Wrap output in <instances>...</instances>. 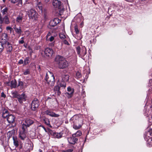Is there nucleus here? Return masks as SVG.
I'll use <instances>...</instances> for the list:
<instances>
[{"label": "nucleus", "instance_id": "9b49d317", "mask_svg": "<svg viewBox=\"0 0 152 152\" xmlns=\"http://www.w3.org/2000/svg\"><path fill=\"white\" fill-rule=\"evenodd\" d=\"M4 46L8 53H9L12 51V48L11 44L9 42L4 43Z\"/></svg>", "mask_w": 152, "mask_h": 152}, {"label": "nucleus", "instance_id": "09e8293b", "mask_svg": "<svg viewBox=\"0 0 152 152\" xmlns=\"http://www.w3.org/2000/svg\"><path fill=\"white\" fill-rule=\"evenodd\" d=\"M22 0H18L17 1L18 2V4L22 5Z\"/></svg>", "mask_w": 152, "mask_h": 152}, {"label": "nucleus", "instance_id": "a18cd8bd", "mask_svg": "<svg viewBox=\"0 0 152 152\" xmlns=\"http://www.w3.org/2000/svg\"><path fill=\"white\" fill-rule=\"evenodd\" d=\"M63 42L64 43V44H65L66 45H69V43H68V41L67 40H64L63 41Z\"/></svg>", "mask_w": 152, "mask_h": 152}, {"label": "nucleus", "instance_id": "f3484780", "mask_svg": "<svg viewBox=\"0 0 152 152\" xmlns=\"http://www.w3.org/2000/svg\"><path fill=\"white\" fill-rule=\"evenodd\" d=\"M45 114L51 117H58L59 116L58 114H57L48 110H47L45 111Z\"/></svg>", "mask_w": 152, "mask_h": 152}, {"label": "nucleus", "instance_id": "aec40b11", "mask_svg": "<svg viewBox=\"0 0 152 152\" xmlns=\"http://www.w3.org/2000/svg\"><path fill=\"white\" fill-rule=\"evenodd\" d=\"M15 117L12 115H10L7 117V120L10 123H12L14 121Z\"/></svg>", "mask_w": 152, "mask_h": 152}, {"label": "nucleus", "instance_id": "3c124183", "mask_svg": "<svg viewBox=\"0 0 152 152\" xmlns=\"http://www.w3.org/2000/svg\"><path fill=\"white\" fill-rule=\"evenodd\" d=\"M75 30L76 34H77L79 33V29H75Z\"/></svg>", "mask_w": 152, "mask_h": 152}, {"label": "nucleus", "instance_id": "7c9ffc66", "mask_svg": "<svg viewBox=\"0 0 152 152\" xmlns=\"http://www.w3.org/2000/svg\"><path fill=\"white\" fill-rule=\"evenodd\" d=\"M4 43L1 42H0V53H1L4 49Z\"/></svg>", "mask_w": 152, "mask_h": 152}, {"label": "nucleus", "instance_id": "423d86ee", "mask_svg": "<svg viewBox=\"0 0 152 152\" xmlns=\"http://www.w3.org/2000/svg\"><path fill=\"white\" fill-rule=\"evenodd\" d=\"M34 123L33 120L31 118H27L25 120V121L22 125V129H26L27 128L32 124Z\"/></svg>", "mask_w": 152, "mask_h": 152}, {"label": "nucleus", "instance_id": "13d9d810", "mask_svg": "<svg viewBox=\"0 0 152 152\" xmlns=\"http://www.w3.org/2000/svg\"><path fill=\"white\" fill-rule=\"evenodd\" d=\"M40 126L42 127V128H43L44 129V130L45 131H46V129L45 128V127L43 126H42V125H40Z\"/></svg>", "mask_w": 152, "mask_h": 152}, {"label": "nucleus", "instance_id": "de8ad7c7", "mask_svg": "<svg viewBox=\"0 0 152 152\" xmlns=\"http://www.w3.org/2000/svg\"><path fill=\"white\" fill-rule=\"evenodd\" d=\"M54 37L53 36H51L49 38V40L50 42L54 40Z\"/></svg>", "mask_w": 152, "mask_h": 152}, {"label": "nucleus", "instance_id": "4d7b16f0", "mask_svg": "<svg viewBox=\"0 0 152 152\" xmlns=\"http://www.w3.org/2000/svg\"><path fill=\"white\" fill-rule=\"evenodd\" d=\"M51 35V33H50V32H49V33L47 34V36H47V38L48 37V36H50Z\"/></svg>", "mask_w": 152, "mask_h": 152}, {"label": "nucleus", "instance_id": "ddd939ff", "mask_svg": "<svg viewBox=\"0 0 152 152\" xmlns=\"http://www.w3.org/2000/svg\"><path fill=\"white\" fill-rule=\"evenodd\" d=\"M44 52L46 56L48 57L51 56L53 53V50L50 48H45Z\"/></svg>", "mask_w": 152, "mask_h": 152}, {"label": "nucleus", "instance_id": "69168bd1", "mask_svg": "<svg viewBox=\"0 0 152 152\" xmlns=\"http://www.w3.org/2000/svg\"><path fill=\"white\" fill-rule=\"evenodd\" d=\"M10 132H8L7 134H10Z\"/></svg>", "mask_w": 152, "mask_h": 152}, {"label": "nucleus", "instance_id": "2f4dec72", "mask_svg": "<svg viewBox=\"0 0 152 152\" xmlns=\"http://www.w3.org/2000/svg\"><path fill=\"white\" fill-rule=\"evenodd\" d=\"M6 140V137L4 135H2L0 137V140L1 141L2 144H3L4 141Z\"/></svg>", "mask_w": 152, "mask_h": 152}, {"label": "nucleus", "instance_id": "f8f14e48", "mask_svg": "<svg viewBox=\"0 0 152 152\" xmlns=\"http://www.w3.org/2000/svg\"><path fill=\"white\" fill-rule=\"evenodd\" d=\"M61 21L60 20L57 18H55L53 20H50L49 23V25L52 27H54L59 23Z\"/></svg>", "mask_w": 152, "mask_h": 152}, {"label": "nucleus", "instance_id": "6ab92c4d", "mask_svg": "<svg viewBox=\"0 0 152 152\" xmlns=\"http://www.w3.org/2000/svg\"><path fill=\"white\" fill-rule=\"evenodd\" d=\"M1 39L3 41L1 42L4 43L8 42V40L9 39L8 38L7 35V34L5 33H3L1 36Z\"/></svg>", "mask_w": 152, "mask_h": 152}, {"label": "nucleus", "instance_id": "603ef678", "mask_svg": "<svg viewBox=\"0 0 152 152\" xmlns=\"http://www.w3.org/2000/svg\"><path fill=\"white\" fill-rule=\"evenodd\" d=\"M2 18L1 16V14L0 13V22H2Z\"/></svg>", "mask_w": 152, "mask_h": 152}, {"label": "nucleus", "instance_id": "7ed1b4c3", "mask_svg": "<svg viewBox=\"0 0 152 152\" xmlns=\"http://www.w3.org/2000/svg\"><path fill=\"white\" fill-rule=\"evenodd\" d=\"M49 73L50 76H49L48 73H47L45 79L49 85L51 86H53L55 84V77L53 75L52 73L49 72Z\"/></svg>", "mask_w": 152, "mask_h": 152}, {"label": "nucleus", "instance_id": "6e6552de", "mask_svg": "<svg viewBox=\"0 0 152 152\" xmlns=\"http://www.w3.org/2000/svg\"><path fill=\"white\" fill-rule=\"evenodd\" d=\"M28 16L30 19L32 20H36L37 18V14L36 11L33 9H31L29 13Z\"/></svg>", "mask_w": 152, "mask_h": 152}, {"label": "nucleus", "instance_id": "b1692460", "mask_svg": "<svg viewBox=\"0 0 152 152\" xmlns=\"http://www.w3.org/2000/svg\"><path fill=\"white\" fill-rule=\"evenodd\" d=\"M3 22H4L6 24H8L10 23L9 18L7 15H5L3 18H2V22H0V23H2Z\"/></svg>", "mask_w": 152, "mask_h": 152}, {"label": "nucleus", "instance_id": "1a4fd4ad", "mask_svg": "<svg viewBox=\"0 0 152 152\" xmlns=\"http://www.w3.org/2000/svg\"><path fill=\"white\" fill-rule=\"evenodd\" d=\"M27 98V96L25 93H23L21 94H19L18 97L17 98L19 102L21 104L23 102H25L26 101Z\"/></svg>", "mask_w": 152, "mask_h": 152}, {"label": "nucleus", "instance_id": "c03bdc74", "mask_svg": "<svg viewBox=\"0 0 152 152\" xmlns=\"http://www.w3.org/2000/svg\"><path fill=\"white\" fill-rule=\"evenodd\" d=\"M73 149H69L65 151V152H72Z\"/></svg>", "mask_w": 152, "mask_h": 152}, {"label": "nucleus", "instance_id": "5701e85b", "mask_svg": "<svg viewBox=\"0 0 152 152\" xmlns=\"http://www.w3.org/2000/svg\"><path fill=\"white\" fill-rule=\"evenodd\" d=\"M13 140L14 145L18 147L19 145V142L18 139L16 137L13 136L12 137Z\"/></svg>", "mask_w": 152, "mask_h": 152}, {"label": "nucleus", "instance_id": "0eeeda50", "mask_svg": "<svg viewBox=\"0 0 152 152\" xmlns=\"http://www.w3.org/2000/svg\"><path fill=\"white\" fill-rule=\"evenodd\" d=\"M40 105L39 100L37 98H35L32 101L31 105V110L33 111H36Z\"/></svg>", "mask_w": 152, "mask_h": 152}, {"label": "nucleus", "instance_id": "49530a36", "mask_svg": "<svg viewBox=\"0 0 152 152\" xmlns=\"http://www.w3.org/2000/svg\"><path fill=\"white\" fill-rule=\"evenodd\" d=\"M1 96L2 97L5 98L6 97V95L3 92H2L1 93Z\"/></svg>", "mask_w": 152, "mask_h": 152}, {"label": "nucleus", "instance_id": "f03ea898", "mask_svg": "<svg viewBox=\"0 0 152 152\" xmlns=\"http://www.w3.org/2000/svg\"><path fill=\"white\" fill-rule=\"evenodd\" d=\"M69 121L71 123L73 124V128L75 129H79L81 126V118L77 115H74L70 118Z\"/></svg>", "mask_w": 152, "mask_h": 152}, {"label": "nucleus", "instance_id": "052dcab7", "mask_svg": "<svg viewBox=\"0 0 152 152\" xmlns=\"http://www.w3.org/2000/svg\"><path fill=\"white\" fill-rule=\"evenodd\" d=\"M82 93L83 94H84V96H83V97H84L85 96V91H83Z\"/></svg>", "mask_w": 152, "mask_h": 152}, {"label": "nucleus", "instance_id": "0e129e2a", "mask_svg": "<svg viewBox=\"0 0 152 152\" xmlns=\"http://www.w3.org/2000/svg\"><path fill=\"white\" fill-rule=\"evenodd\" d=\"M150 140H151V141H152V138L151 139H148V140L149 141Z\"/></svg>", "mask_w": 152, "mask_h": 152}, {"label": "nucleus", "instance_id": "bf43d9fd", "mask_svg": "<svg viewBox=\"0 0 152 152\" xmlns=\"http://www.w3.org/2000/svg\"><path fill=\"white\" fill-rule=\"evenodd\" d=\"M77 24H76L75 26L74 27V28L76 29V28H78V27L77 26Z\"/></svg>", "mask_w": 152, "mask_h": 152}, {"label": "nucleus", "instance_id": "dca6fc26", "mask_svg": "<svg viewBox=\"0 0 152 152\" xmlns=\"http://www.w3.org/2000/svg\"><path fill=\"white\" fill-rule=\"evenodd\" d=\"M22 131H21L19 134V137L22 140H24L26 137V135L25 134V132L26 129H22Z\"/></svg>", "mask_w": 152, "mask_h": 152}, {"label": "nucleus", "instance_id": "f704fd0d", "mask_svg": "<svg viewBox=\"0 0 152 152\" xmlns=\"http://www.w3.org/2000/svg\"><path fill=\"white\" fill-rule=\"evenodd\" d=\"M23 74L24 75H27L30 74V70L28 69H26L25 71H24Z\"/></svg>", "mask_w": 152, "mask_h": 152}, {"label": "nucleus", "instance_id": "473e14b6", "mask_svg": "<svg viewBox=\"0 0 152 152\" xmlns=\"http://www.w3.org/2000/svg\"><path fill=\"white\" fill-rule=\"evenodd\" d=\"M22 20V17L20 16H18L16 19V21L18 23H20Z\"/></svg>", "mask_w": 152, "mask_h": 152}, {"label": "nucleus", "instance_id": "c9c22d12", "mask_svg": "<svg viewBox=\"0 0 152 152\" xmlns=\"http://www.w3.org/2000/svg\"><path fill=\"white\" fill-rule=\"evenodd\" d=\"M59 36L60 38L61 39H65L66 37V35L62 33H60L59 35Z\"/></svg>", "mask_w": 152, "mask_h": 152}, {"label": "nucleus", "instance_id": "58836bf2", "mask_svg": "<svg viewBox=\"0 0 152 152\" xmlns=\"http://www.w3.org/2000/svg\"><path fill=\"white\" fill-rule=\"evenodd\" d=\"M18 87L19 86H20L21 87H23V83L22 81H20V80H18Z\"/></svg>", "mask_w": 152, "mask_h": 152}, {"label": "nucleus", "instance_id": "cd10ccee", "mask_svg": "<svg viewBox=\"0 0 152 152\" xmlns=\"http://www.w3.org/2000/svg\"><path fill=\"white\" fill-rule=\"evenodd\" d=\"M30 62L29 58L28 57H26L24 61L23 65H26L28 64Z\"/></svg>", "mask_w": 152, "mask_h": 152}, {"label": "nucleus", "instance_id": "9d476101", "mask_svg": "<svg viewBox=\"0 0 152 152\" xmlns=\"http://www.w3.org/2000/svg\"><path fill=\"white\" fill-rule=\"evenodd\" d=\"M74 135H72V137L67 139L68 142L70 144L75 145L77 143L78 140V138L75 137Z\"/></svg>", "mask_w": 152, "mask_h": 152}, {"label": "nucleus", "instance_id": "72a5a7b5", "mask_svg": "<svg viewBox=\"0 0 152 152\" xmlns=\"http://www.w3.org/2000/svg\"><path fill=\"white\" fill-rule=\"evenodd\" d=\"M45 123L48 126H51L50 124V122L49 120L48 119H45L43 120Z\"/></svg>", "mask_w": 152, "mask_h": 152}, {"label": "nucleus", "instance_id": "39448f33", "mask_svg": "<svg viewBox=\"0 0 152 152\" xmlns=\"http://www.w3.org/2000/svg\"><path fill=\"white\" fill-rule=\"evenodd\" d=\"M76 50L77 54L81 58L84 56L87 53L86 48L85 47L81 49L80 47L78 46L76 48Z\"/></svg>", "mask_w": 152, "mask_h": 152}, {"label": "nucleus", "instance_id": "37998d69", "mask_svg": "<svg viewBox=\"0 0 152 152\" xmlns=\"http://www.w3.org/2000/svg\"><path fill=\"white\" fill-rule=\"evenodd\" d=\"M3 113H8V111L7 109H4L3 110Z\"/></svg>", "mask_w": 152, "mask_h": 152}, {"label": "nucleus", "instance_id": "a19ab883", "mask_svg": "<svg viewBox=\"0 0 152 152\" xmlns=\"http://www.w3.org/2000/svg\"><path fill=\"white\" fill-rule=\"evenodd\" d=\"M16 31L18 34H20L21 32V29H15Z\"/></svg>", "mask_w": 152, "mask_h": 152}, {"label": "nucleus", "instance_id": "e2e57ef3", "mask_svg": "<svg viewBox=\"0 0 152 152\" xmlns=\"http://www.w3.org/2000/svg\"><path fill=\"white\" fill-rule=\"evenodd\" d=\"M39 152H42V151L41 149H39Z\"/></svg>", "mask_w": 152, "mask_h": 152}, {"label": "nucleus", "instance_id": "ea45409f", "mask_svg": "<svg viewBox=\"0 0 152 152\" xmlns=\"http://www.w3.org/2000/svg\"><path fill=\"white\" fill-rule=\"evenodd\" d=\"M9 115H8V113H3L2 116V117L4 118H7V117Z\"/></svg>", "mask_w": 152, "mask_h": 152}, {"label": "nucleus", "instance_id": "4468645a", "mask_svg": "<svg viewBox=\"0 0 152 152\" xmlns=\"http://www.w3.org/2000/svg\"><path fill=\"white\" fill-rule=\"evenodd\" d=\"M49 132L51 134L52 133H53V136L56 138H60L62 137V136L63 134L61 132L56 133L53 132V131L51 130H49Z\"/></svg>", "mask_w": 152, "mask_h": 152}, {"label": "nucleus", "instance_id": "8fccbe9b", "mask_svg": "<svg viewBox=\"0 0 152 152\" xmlns=\"http://www.w3.org/2000/svg\"><path fill=\"white\" fill-rule=\"evenodd\" d=\"M12 3L15 4L17 2V0H10Z\"/></svg>", "mask_w": 152, "mask_h": 152}, {"label": "nucleus", "instance_id": "6e6d98bb", "mask_svg": "<svg viewBox=\"0 0 152 152\" xmlns=\"http://www.w3.org/2000/svg\"><path fill=\"white\" fill-rule=\"evenodd\" d=\"M46 3H48V2H49L50 0H43Z\"/></svg>", "mask_w": 152, "mask_h": 152}, {"label": "nucleus", "instance_id": "bb28decb", "mask_svg": "<svg viewBox=\"0 0 152 152\" xmlns=\"http://www.w3.org/2000/svg\"><path fill=\"white\" fill-rule=\"evenodd\" d=\"M12 94L13 98H16L17 99L18 98L19 95V94L16 91L12 92Z\"/></svg>", "mask_w": 152, "mask_h": 152}, {"label": "nucleus", "instance_id": "79ce46f5", "mask_svg": "<svg viewBox=\"0 0 152 152\" xmlns=\"http://www.w3.org/2000/svg\"><path fill=\"white\" fill-rule=\"evenodd\" d=\"M24 63V61L22 59H20L18 62V63L20 64H21Z\"/></svg>", "mask_w": 152, "mask_h": 152}, {"label": "nucleus", "instance_id": "412c9836", "mask_svg": "<svg viewBox=\"0 0 152 152\" xmlns=\"http://www.w3.org/2000/svg\"><path fill=\"white\" fill-rule=\"evenodd\" d=\"M62 80L63 81L66 82L69 80V76L68 74H64L61 75Z\"/></svg>", "mask_w": 152, "mask_h": 152}, {"label": "nucleus", "instance_id": "4be33fe9", "mask_svg": "<svg viewBox=\"0 0 152 152\" xmlns=\"http://www.w3.org/2000/svg\"><path fill=\"white\" fill-rule=\"evenodd\" d=\"M60 88L59 86H56L54 88V91L55 93L58 96H59L61 94V92L60 91Z\"/></svg>", "mask_w": 152, "mask_h": 152}, {"label": "nucleus", "instance_id": "2eb2a0df", "mask_svg": "<svg viewBox=\"0 0 152 152\" xmlns=\"http://www.w3.org/2000/svg\"><path fill=\"white\" fill-rule=\"evenodd\" d=\"M53 4L55 7L59 9L61 5V2L60 1L58 0H53Z\"/></svg>", "mask_w": 152, "mask_h": 152}, {"label": "nucleus", "instance_id": "774afa93", "mask_svg": "<svg viewBox=\"0 0 152 152\" xmlns=\"http://www.w3.org/2000/svg\"><path fill=\"white\" fill-rule=\"evenodd\" d=\"M151 108H152V105H151Z\"/></svg>", "mask_w": 152, "mask_h": 152}, {"label": "nucleus", "instance_id": "680f3d73", "mask_svg": "<svg viewBox=\"0 0 152 152\" xmlns=\"http://www.w3.org/2000/svg\"><path fill=\"white\" fill-rule=\"evenodd\" d=\"M6 28L8 29V28H12L11 27H10L7 26L6 27Z\"/></svg>", "mask_w": 152, "mask_h": 152}, {"label": "nucleus", "instance_id": "393cba45", "mask_svg": "<svg viewBox=\"0 0 152 152\" xmlns=\"http://www.w3.org/2000/svg\"><path fill=\"white\" fill-rule=\"evenodd\" d=\"M11 86L12 88H15L17 86V81L15 80H12L11 82Z\"/></svg>", "mask_w": 152, "mask_h": 152}, {"label": "nucleus", "instance_id": "a878e982", "mask_svg": "<svg viewBox=\"0 0 152 152\" xmlns=\"http://www.w3.org/2000/svg\"><path fill=\"white\" fill-rule=\"evenodd\" d=\"M8 8L7 7H5L4 9L1 10V12L2 13L3 15H7L8 13Z\"/></svg>", "mask_w": 152, "mask_h": 152}, {"label": "nucleus", "instance_id": "f257e3e1", "mask_svg": "<svg viewBox=\"0 0 152 152\" xmlns=\"http://www.w3.org/2000/svg\"><path fill=\"white\" fill-rule=\"evenodd\" d=\"M56 61L57 62L58 67L60 69L66 68L68 66V62L63 57L58 55L55 58Z\"/></svg>", "mask_w": 152, "mask_h": 152}, {"label": "nucleus", "instance_id": "5fc2aeb1", "mask_svg": "<svg viewBox=\"0 0 152 152\" xmlns=\"http://www.w3.org/2000/svg\"><path fill=\"white\" fill-rule=\"evenodd\" d=\"M149 134L152 136V129L149 132Z\"/></svg>", "mask_w": 152, "mask_h": 152}, {"label": "nucleus", "instance_id": "338daca9", "mask_svg": "<svg viewBox=\"0 0 152 152\" xmlns=\"http://www.w3.org/2000/svg\"><path fill=\"white\" fill-rule=\"evenodd\" d=\"M82 149H83V148H81V152H82Z\"/></svg>", "mask_w": 152, "mask_h": 152}, {"label": "nucleus", "instance_id": "864d4df0", "mask_svg": "<svg viewBox=\"0 0 152 152\" xmlns=\"http://www.w3.org/2000/svg\"><path fill=\"white\" fill-rule=\"evenodd\" d=\"M19 42L20 44H23L24 43V41L23 40H22L19 41Z\"/></svg>", "mask_w": 152, "mask_h": 152}, {"label": "nucleus", "instance_id": "a211bd4d", "mask_svg": "<svg viewBox=\"0 0 152 152\" xmlns=\"http://www.w3.org/2000/svg\"><path fill=\"white\" fill-rule=\"evenodd\" d=\"M67 91L68 92L66 93V95H68L69 97H71L72 96L74 92V90L73 89H72L70 87H68L67 88Z\"/></svg>", "mask_w": 152, "mask_h": 152}, {"label": "nucleus", "instance_id": "e433bc0d", "mask_svg": "<svg viewBox=\"0 0 152 152\" xmlns=\"http://www.w3.org/2000/svg\"><path fill=\"white\" fill-rule=\"evenodd\" d=\"M38 7L39 8V10H40L42 12V4L40 2H38L37 4Z\"/></svg>", "mask_w": 152, "mask_h": 152}, {"label": "nucleus", "instance_id": "c85d7f7f", "mask_svg": "<svg viewBox=\"0 0 152 152\" xmlns=\"http://www.w3.org/2000/svg\"><path fill=\"white\" fill-rule=\"evenodd\" d=\"M82 134L80 131H78L76 133L73 134L72 135H74L75 137H77L80 136Z\"/></svg>", "mask_w": 152, "mask_h": 152}, {"label": "nucleus", "instance_id": "4c0bfd02", "mask_svg": "<svg viewBox=\"0 0 152 152\" xmlns=\"http://www.w3.org/2000/svg\"><path fill=\"white\" fill-rule=\"evenodd\" d=\"M76 77L77 78H80L81 77V73L78 71L76 74Z\"/></svg>", "mask_w": 152, "mask_h": 152}, {"label": "nucleus", "instance_id": "20e7f679", "mask_svg": "<svg viewBox=\"0 0 152 152\" xmlns=\"http://www.w3.org/2000/svg\"><path fill=\"white\" fill-rule=\"evenodd\" d=\"M81 14L79 13L74 17L73 20V21L76 23H80L79 24L80 28H82L83 26V22Z\"/></svg>", "mask_w": 152, "mask_h": 152}, {"label": "nucleus", "instance_id": "c756f323", "mask_svg": "<svg viewBox=\"0 0 152 152\" xmlns=\"http://www.w3.org/2000/svg\"><path fill=\"white\" fill-rule=\"evenodd\" d=\"M57 86H59L60 88L61 87H62L64 88L66 87V84L65 83V82L63 81L60 83H59V84Z\"/></svg>", "mask_w": 152, "mask_h": 152}]
</instances>
